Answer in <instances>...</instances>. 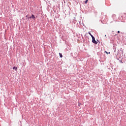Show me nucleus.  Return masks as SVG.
<instances>
[{
  "instance_id": "1",
  "label": "nucleus",
  "mask_w": 126,
  "mask_h": 126,
  "mask_svg": "<svg viewBox=\"0 0 126 126\" xmlns=\"http://www.w3.org/2000/svg\"><path fill=\"white\" fill-rule=\"evenodd\" d=\"M92 42H93V43L97 44V42L96 41L95 38H94V36H92Z\"/></svg>"
},
{
  "instance_id": "2",
  "label": "nucleus",
  "mask_w": 126,
  "mask_h": 126,
  "mask_svg": "<svg viewBox=\"0 0 126 126\" xmlns=\"http://www.w3.org/2000/svg\"><path fill=\"white\" fill-rule=\"evenodd\" d=\"M32 19H34L35 18V17H34V16L33 14H32V17H29L28 19H32Z\"/></svg>"
},
{
  "instance_id": "3",
  "label": "nucleus",
  "mask_w": 126,
  "mask_h": 126,
  "mask_svg": "<svg viewBox=\"0 0 126 126\" xmlns=\"http://www.w3.org/2000/svg\"><path fill=\"white\" fill-rule=\"evenodd\" d=\"M59 56H60V57L61 58H63V55H62V53H59Z\"/></svg>"
},
{
  "instance_id": "4",
  "label": "nucleus",
  "mask_w": 126,
  "mask_h": 126,
  "mask_svg": "<svg viewBox=\"0 0 126 126\" xmlns=\"http://www.w3.org/2000/svg\"><path fill=\"white\" fill-rule=\"evenodd\" d=\"M17 67L16 66L13 67V69H14L15 70H17Z\"/></svg>"
},
{
  "instance_id": "5",
  "label": "nucleus",
  "mask_w": 126,
  "mask_h": 126,
  "mask_svg": "<svg viewBox=\"0 0 126 126\" xmlns=\"http://www.w3.org/2000/svg\"><path fill=\"white\" fill-rule=\"evenodd\" d=\"M88 34H90L92 37H94V36L91 33V32H88Z\"/></svg>"
},
{
  "instance_id": "6",
  "label": "nucleus",
  "mask_w": 126,
  "mask_h": 126,
  "mask_svg": "<svg viewBox=\"0 0 126 126\" xmlns=\"http://www.w3.org/2000/svg\"><path fill=\"white\" fill-rule=\"evenodd\" d=\"M88 2V0H86L85 1V3L87 4Z\"/></svg>"
},
{
  "instance_id": "7",
  "label": "nucleus",
  "mask_w": 126,
  "mask_h": 126,
  "mask_svg": "<svg viewBox=\"0 0 126 126\" xmlns=\"http://www.w3.org/2000/svg\"><path fill=\"white\" fill-rule=\"evenodd\" d=\"M82 104L81 103H78V106H80V105H81Z\"/></svg>"
},
{
  "instance_id": "8",
  "label": "nucleus",
  "mask_w": 126,
  "mask_h": 126,
  "mask_svg": "<svg viewBox=\"0 0 126 126\" xmlns=\"http://www.w3.org/2000/svg\"><path fill=\"white\" fill-rule=\"evenodd\" d=\"M104 53H106L107 54H110V53H108L107 51H105Z\"/></svg>"
},
{
  "instance_id": "9",
  "label": "nucleus",
  "mask_w": 126,
  "mask_h": 126,
  "mask_svg": "<svg viewBox=\"0 0 126 126\" xmlns=\"http://www.w3.org/2000/svg\"><path fill=\"white\" fill-rule=\"evenodd\" d=\"M118 32V33H120V31H119L118 32Z\"/></svg>"
},
{
  "instance_id": "10",
  "label": "nucleus",
  "mask_w": 126,
  "mask_h": 126,
  "mask_svg": "<svg viewBox=\"0 0 126 126\" xmlns=\"http://www.w3.org/2000/svg\"><path fill=\"white\" fill-rule=\"evenodd\" d=\"M27 17H28V15L26 16V18H27Z\"/></svg>"
}]
</instances>
